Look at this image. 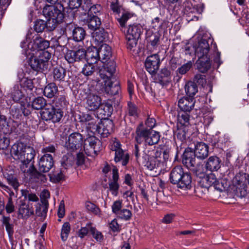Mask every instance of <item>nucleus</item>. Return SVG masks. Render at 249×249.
I'll return each instance as SVG.
<instances>
[{
    "label": "nucleus",
    "mask_w": 249,
    "mask_h": 249,
    "mask_svg": "<svg viewBox=\"0 0 249 249\" xmlns=\"http://www.w3.org/2000/svg\"><path fill=\"white\" fill-rule=\"evenodd\" d=\"M49 46V41L39 36H36L33 41L29 44V49L39 53L38 57L32 56L30 59L29 64L33 70L38 71L48 70L49 60L51 58V54L45 50Z\"/></svg>",
    "instance_id": "obj_1"
},
{
    "label": "nucleus",
    "mask_w": 249,
    "mask_h": 249,
    "mask_svg": "<svg viewBox=\"0 0 249 249\" xmlns=\"http://www.w3.org/2000/svg\"><path fill=\"white\" fill-rule=\"evenodd\" d=\"M169 152L162 149H154L144 154L142 159V163L150 170L160 168L162 169L169 159Z\"/></svg>",
    "instance_id": "obj_2"
},
{
    "label": "nucleus",
    "mask_w": 249,
    "mask_h": 249,
    "mask_svg": "<svg viewBox=\"0 0 249 249\" xmlns=\"http://www.w3.org/2000/svg\"><path fill=\"white\" fill-rule=\"evenodd\" d=\"M116 71V63L114 61H109L107 64L99 69V74L101 78L105 80V91L110 95L118 93L120 89L118 83L113 84L110 78Z\"/></svg>",
    "instance_id": "obj_3"
},
{
    "label": "nucleus",
    "mask_w": 249,
    "mask_h": 249,
    "mask_svg": "<svg viewBox=\"0 0 249 249\" xmlns=\"http://www.w3.org/2000/svg\"><path fill=\"white\" fill-rule=\"evenodd\" d=\"M63 7L61 4L57 6L46 5L42 10L43 15L47 18L48 25L50 29H55L62 22L64 15Z\"/></svg>",
    "instance_id": "obj_4"
},
{
    "label": "nucleus",
    "mask_w": 249,
    "mask_h": 249,
    "mask_svg": "<svg viewBox=\"0 0 249 249\" xmlns=\"http://www.w3.org/2000/svg\"><path fill=\"white\" fill-rule=\"evenodd\" d=\"M135 140L137 143L144 142L146 144L152 145L157 144L160 141V134L153 130L142 128L140 124L137 128Z\"/></svg>",
    "instance_id": "obj_5"
},
{
    "label": "nucleus",
    "mask_w": 249,
    "mask_h": 249,
    "mask_svg": "<svg viewBox=\"0 0 249 249\" xmlns=\"http://www.w3.org/2000/svg\"><path fill=\"white\" fill-rule=\"evenodd\" d=\"M11 153L15 159L19 160H33L35 156V151L32 147L21 142L12 146Z\"/></svg>",
    "instance_id": "obj_6"
},
{
    "label": "nucleus",
    "mask_w": 249,
    "mask_h": 249,
    "mask_svg": "<svg viewBox=\"0 0 249 249\" xmlns=\"http://www.w3.org/2000/svg\"><path fill=\"white\" fill-rule=\"evenodd\" d=\"M123 201L122 199L114 201L111 205V210L112 213L116 215L117 218L126 221L131 219L132 213L130 210L123 208Z\"/></svg>",
    "instance_id": "obj_7"
},
{
    "label": "nucleus",
    "mask_w": 249,
    "mask_h": 249,
    "mask_svg": "<svg viewBox=\"0 0 249 249\" xmlns=\"http://www.w3.org/2000/svg\"><path fill=\"white\" fill-rule=\"evenodd\" d=\"M101 147V141L94 136H89L85 140L84 150L88 156L94 157L97 155Z\"/></svg>",
    "instance_id": "obj_8"
},
{
    "label": "nucleus",
    "mask_w": 249,
    "mask_h": 249,
    "mask_svg": "<svg viewBox=\"0 0 249 249\" xmlns=\"http://www.w3.org/2000/svg\"><path fill=\"white\" fill-rule=\"evenodd\" d=\"M63 115V111L60 108H55L50 104L47 106L41 112V118L43 120L53 123L59 122Z\"/></svg>",
    "instance_id": "obj_9"
},
{
    "label": "nucleus",
    "mask_w": 249,
    "mask_h": 249,
    "mask_svg": "<svg viewBox=\"0 0 249 249\" xmlns=\"http://www.w3.org/2000/svg\"><path fill=\"white\" fill-rule=\"evenodd\" d=\"M82 135L78 132H73L71 134L66 140L65 147L71 152L74 151L80 148L83 143Z\"/></svg>",
    "instance_id": "obj_10"
},
{
    "label": "nucleus",
    "mask_w": 249,
    "mask_h": 249,
    "mask_svg": "<svg viewBox=\"0 0 249 249\" xmlns=\"http://www.w3.org/2000/svg\"><path fill=\"white\" fill-rule=\"evenodd\" d=\"M17 215L19 219H27L34 214L32 204L27 203L25 199H20L17 202Z\"/></svg>",
    "instance_id": "obj_11"
},
{
    "label": "nucleus",
    "mask_w": 249,
    "mask_h": 249,
    "mask_svg": "<svg viewBox=\"0 0 249 249\" xmlns=\"http://www.w3.org/2000/svg\"><path fill=\"white\" fill-rule=\"evenodd\" d=\"M160 65V59L158 54H154L148 56L145 61L146 70L150 74H154L158 70Z\"/></svg>",
    "instance_id": "obj_12"
},
{
    "label": "nucleus",
    "mask_w": 249,
    "mask_h": 249,
    "mask_svg": "<svg viewBox=\"0 0 249 249\" xmlns=\"http://www.w3.org/2000/svg\"><path fill=\"white\" fill-rule=\"evenodd\" d=\"M196 55L198 57H202L203 56H210L209 52L210 51V46L208 41L205 39H201L194 45Z\"/></svg>",
    "instance_id": "obj_13"
},
{
    "label": "nucleus",
    "mask_w": 249,
    "mask_h": 249,
    "mask_svg": "<svg viewBox=\"0 0 249 249\" xmlns=\"http://www.w3.org/2000/svg\"><path fill=\"white\" fill-rule=\"evenodd\" d=\"M85 99L86 108L89 110H96L101 105V98L96 93H89Z\"/></svg>",
    "instance_id": "obj_14"
},
{
    "label": "nucleus",
    "mask_w": 249,
    "mask_h": 249,
    "mask_svg": "<svg viewBox=\"0 0 249 249\" xmlns=\"http://www.w3.org/2000/svg\"><path fill=\"white\" fill-rule=\"evenodd\" d=\"M65 58L69 63L82 61L86 58V50L85 49H80L76 51L68 50Z\"/></svg>",
    "instance_id": "obj_15"
},
{
    "label": "nucleus",
    "mask_w": 249,
    "mask_h": 249,
    "mask_svg": "<svg viewBox=\"0 0 249 249\" xmlns=\"http://www.w3.org/2000/svg\"><path fill=\"white\" fill-rule=\"evenodd\" d=\"M118 170L116 167L113 166L112 178L108 181V191L114 196H117L119 194L120 186L118 182Z\"/></svg>",
    "instance_id": "obj_16"
},
{
    "label": "nucleus",
    "mask_w": 249,
    "mask_h": 249,
    "mask_svg": "<svg viewBox=\"0 0 249 249\" xmlns=\"http://www.w3.org/2000/svg\"><path fill=\"white\" fill-rule=\"evenodd\" d=\"M92 46L90 41H87L86 51V58L87 62L91 63H96L98 60L100 59L98 49L96 47H91Z\"/></svg>",
    "instance_id": "obj_17"
},
{
    "label": "nucleus",
    "mask_w": 249,
    "mask_h": 249,
    "mask_svg": "<svg viewBox=\"0 0 249 249\" xmlns=\"http://www.w3.org/2000/svg\"><path fill=\"white\" fill-rule=\"evenodd\" d=\"M54 161L53 156H42L38 162V169L42 173L48 172L53 167Z\"/></svg>",
    "instance_id": "obj_18"
},
{
    "label": "nucleus",
    "mask_w": 249,
    "mask_h": 249,
    "mask_svg": "<svg viewBox=\"0 0 249 249\" xmlns=\"http://www.w3.org/2000/svg\"><path fill=\"white\" fill-rule=\"evenodd\" d=\"M195 156L200 160L206 159L209 154V146L204 142H200L196 145Z\"/></svg>",
    "instance_id": "obj_19"
},
{
    "label": "nucleus",
    "mask_w": 249,
    "mask_h": 249,
    "mask_svg": "<svg viewBox=\"0 0 249 249\" xmlns=\"http://www.w3.org/2000/svg\"><path fill=\"white\" fill-rule=\"evenodd\" d=\"M91 4L92 3H90V0H87L82 6V8L86 11H88V15L89 16H97L99 17L101 13L102 7L100 4H94L93 5H91Z\"/></svg>",
    "instance_id": "obj_20"
},
{
    "label": "nucleus",
    "mask_w": 249,
    "mask_h": 249,
    "mask_svg": "<svg viewBox=\"0 0 249 249\" xmlns=\"http://www.w3.org/2000/svg\"><path fill=\"white\" fill-rule=\"evenodd\" d=\"M195 101L193 98L183 97L178 101L181 111L190 112L194 108Z\"/></svg>",
    "instance_id": "obj_21"
},
{
    "label": "nucleus",
    "mask_w": 249,
    "mask_h": 249,
    "mask_svg": "<svg viewBox=\"0 0 249 249\" xmlns=\"http://www.w3.org/2000/svg\"><path fill=\"white\" fill-rule=\"evenodd\" d=\"M3 178H5L9 185H10L17 193L20 183L14 174L13 171L6 170L2 173Z\"/></svg>",
    "instance_id": "obj_22"
},
{
    "label": "nucleus",
    "mask_w": 249,
    "mask_h": 249,
    "mask_svg": "<svg viewBox=\"0 0 249 249\" xmlns=\"http://www.w3.org/2000/svg\"><path fill=\"white\" fill-rule=\"evenodd\" d=\"M221 160L218 157L213 156L210 157L206 161L205 168L210 171H217L221 167Z\"/></svg>",
    "instance_id": "obj_23"
},
{
    "label": "nucleus",
    "mask_w": 249,
    "mask_h": 249,
    "mask_svg": "<svg viewBox=\"0 0 249 249\" xmlns=\"http://www.w3.org/2000/svg\"><path fill=\"white\" fill-rule=\"evenodd\" d=\"M84 20L88 25L89 28L93 31L99 29L101 25V19L97 16H89L87 15L86 18L84 19Z\"/></svg>",
    "instance_id": "obj_24"
},
{
    "label": "nucleus",
    "mask_w": 249,
    "mask_h": 249,
    "mask_svg": "<svg viewBox=\"0 0 249 249\" xmlns=\"http://www.w3.org/2000/svg\"><path fill=\"white\" fill-rule=\"evenodd\" d=\"M176 184L178 188L182 190L190 189L192 187V177L190 174L185 173Z\"/></svg>",
    "instance_id": "obj_25"
},
{
    "label": "nucleus",
    "mask_w": 249,
    "mask_h": 249,
    "mask_svg": "<svg viewBox=\"0 0 249 249\" xmlns=\"http://www.w3.org/2000/svg\"><path fill=\"white\" fill-rule=\"evenodd\" d=\"M100 59L104 65L107 64L106 62L110 58L111 56V47L107 44H103L98 49Z\"/></svg>",
    "instance_id": "obj_26"
},
{
    "label": "nucleus",
    "mask_w": 249,
    "mask_h": 249,
    "mask_svg": "<svg viewBox=\"0 0 249 249\" xmlns=\"http://www.w3.org/2000/svg\"><path fill=\"white\" fill-rule=\"evenodd\" d=\"M198 58V59L196 62L197 69L201 72H206L210 69L211 66L210 56H203Z\"/></svg>",
    "instance_id": "obj_27"
},
{
    "label": "nucleus",
    "mask_w": 249,
    "mask_h": 249,
    "mask_svg": "<svg viewBox=\"0 0 249 249\" xmlns=\"http://www.w3.org/2000/svg\"><path fill=\"white\" fill-rule=\"evenodd\" d=\"M21 164L20 168L21 171L27 175L33 174L36 171V168L33 165L32 160H28L27 159L23 160H20Z\"/></svg>",
    "instance_id": "obj_28"
},
{
    "label": "nucleus",
    "mask_w": 249,
    "mask_h": 249,
    "mask_svg": "<svg viewBox=\"0 0 249 249\" xmlns=\"http://www.w3.org/2000/svg\"><path fill=\"white\" fill-rule=\"evenodd\" d=\"M183 168L180 166H177L174 167L170 176V180L172 184H176L178 181H179L181 177L185 174Z\"/></svg>",
    "instance_id": "obj_29"
},
{
    "label": "nucleus",
    "mask_w": 249,
    "mask_h": 249,
    "mask_svg": "<svg viewBox=\"0 0 249 249\" xmlns=\"http://www.w3.org/2000/svg\"><path fill=\"white\" fill-rule=\"evenodd\" d=\"M142 27L139 24L129 25L125 36L129 37L139 38L142 33Z\"/></svg>",
    "instance_id": "obj_30"
},
{
    "label": "nucleus",
    "mask_w": 249,
    "mask_h": 249,
    "mask_svg": "<svg viewBox=\"0 0 249 249\" xmlns=\"http://www.w3.org/2000/svg\"><path fill=\"white\" fill-rule=\"evenodd\" d=\"M189 136L188 127L185 126H178L177 130L174 132V137L181 142L185 141Z\"/></svg>",
    "instance_id": "obj_31"
},
{
    "label": "nucleus",
    "mask_w": 249,
    "mask_h": 249,
    "mask_svg": "<svg viewBox=\"0 0 249 249\" xmlns=\"http://www.w3.org/2000/svg\"><path fill=\"white\" fill-rule=\"evenodd\" d=\"M129 156L128 153L123 150L115 153L114 161L115 162H121L123 166H125L128 162Z\"/></svg>",
    "instance_id": "obj_32"
},
{
    "label": "nucleus",
    "mask_w": 249,
    "mask_h": 249,
    "mask_svg": "<svg viewBox=\"0 0 249 249\" xmlns=\"http://www.w3.org/2000/svg\"><path fill=\"white\" fill-rule=\"evenodd\" d=\"M100 122L99 118L93 116L90 121L88 124H86L87 127L91 132L101 133V126L99 125Z\"/></svg>",
    "instance_id": "obj_33"
},
{
    "label": "nucleus",
    "mask_w": 249,
    "mask_h": 249,
    "mask_svg": "<svg viewBox=\"0 0 249 249\" xmlns=\"http://www.w3.org/2000/svg\"><path fill=\"white\" fill-rule=\"evenodd\" d=\"M203 9V6L201 4H197L193 6L192 4L190 3H187L185 7V10L187 13L188 17H191V14L194 13L201 14Z\"/></svg>",
    "instance_id": "obj_34"
},
{
    "label": "nucleus",
    "mask_w": 249,
    "mask_h": 249,
    "mask_svg": "<svg viewBox=\"0 0 249 249\" xmlns=\"http://www.w3.org/2000/svg\"><path fill=\"white\" fill-rule=\"evenodd\" d=\"M216 182V178L215 176L213 174L209 175H205L200 181V183H202V186L206 188H209L213 184H215Z\"/></svg>",
    "instance_id": "obj_35"
},
{
    "label": "nucleus",
    "mask_w": 249,
    "mask_h": 249,
    "mask_svg": "<svg viewBox=\"0 0 249 249\" xmlns=\"http://www.w3.org/2000/svg\"><path fill=\"white\" fill-rule=\"evenodd\" d=\"M58 91V88L54 83L48 84L44 88V95L48 98H51L55 96Z\"/></svg>",
    "instance_id": "obj_36"
},
{
    "label": "nucleus",
    "mask_w": 249,
    "mask_h": 249,
    "mask_svg": "<svg viewBox=\"0 0 249 249\" xmlns=\"http://www.w3.org/2000/svg\"><path fill=\"white\" fill-rule=\"evenodd\" d=\"M66 70L62 67L55 68L53 71V77L55 81H64L66 76Z\"/></svg>",
    "instance_id": "obj_37"
},
{
    "label": "nucleus",
    "mask_w": 249,
    "mask_h": 249,
    "mask_svg": "<svg viewBox=\"0 0 249 249\" xmlns=\"http://www.w3.org/2000/svg\"><path fill=\"white\" fill-rule=\"evenodd\" d=\"M170 75V71L167 68H163L158 74L157 79L160 84L164 85L169 82Z\"/></svg>",
    "instance_id": "obj_38"
},
{
    "label": "nucleus",
    "mask_w": 249,
    "mask_h": 249,
    "mask_svg": "<svg viewBox=\"0 0 249 249\" xmlns=\"http://www.w3.org/2000/svg\"><path fill=\"white\" fill-rule=\"evenodd\" d=\"M49 104H47L46 100L42 97H38L34 99L32 101V107L36 110L44 109Z\"/></svg>",
    "instance_id": "obj_39"
},
{
    "label": "nucleus",
    "mask_w": 249,
    "mask_h": 249,
    "mask_svg": "<svg viewBox=\"0 0 249 249\" xmlns=\"http://www.w3.org/2000/svg\"><path fill=\"white\" fill-rule=\"evenodd\" d=\"M18 85H15L10 93V97L15 102H18L24 96V94Z\"/></svg>",
    "instance_id": "obj_40"
},
{
    "label": "nucleus",
    "mask_w": 249,
    "mask_h": 249,
    "mask_svg": "<svg viewBox=\"0 0 249 249\" xmlns=\"http://www.w3.org/2000/svg\"><path fill=\"white\" fill-rule=\"evenodd\" d=\"M185 90L186 94L192 98L197 92V87L195 82L189 81L185 86Z\"/></svg>",
    "instance_id": "obj_41"
},
{
    "label": "nucleus",
    "mask_w": 249,
    "mask_h": 249,
    "mask_svg": "<svg viewBox=\"0 0 249 249\" xmlns=\"http://www.w3.org/2000/svg\"><path fill=\"white\" fill-rule=\"evenodd\" d=\"M85 35V31L82 27H74L72 30L73 39L75 41H82L84 38Z\"/></svg>",
    "instance_id": "obj_42"
},
{
    "label": "nucleus",
    "mask_w": 249,
    "mask_h": 249,
    "mask_svg": "<svg viewBox=\"0 0 249 249\" xmlns=\"http://www.w3.org/2000/svg\"><path fill=\"white\" fill-rule=\"evenodd\" d=\"M47 28L50 31H53L54 29H50L48 25V20L45 21L43 20H37L35 22L34 30L37 33L42 32L44 30Z\"/></svg>",
    "instance_id": "obj_43"
},
{
    "label": "nucleus",
    "mask_w": 249,
    "mask_h": 249,
    "mask_svg": "<svg viewBox=\"0 0 249 249\" xmlns=\"http://www.w3.org/2000/svg\"><path fill=\"white\" fill-rule=\"evenodd\" d=\"M43 204H38L36 207V214L39 217H45L48 211V203L45 200L42 201Z\"/></svg>",
    "instance_id": "obj_44"
},
{
    "label": "nucleus",
    "mask_w": 249,
    "mask_h": 249,
    "mask_svg": "<svg viewBox=\"0 0 249 249\" xmlns=\"http://www.w3.org/2000/svg\"><path fill=\"white\" fill-rule=\"evenodd\" d=\"M21 194V196L24 197V199L28 200L29 202L30 201L36 202L39 201V198L36 195L28 190L22 189Z\"/></svg>",
    "instance_id": "obj_45"
},
{
    "label": "nucleus",
    "mask_w": 249,
    "mask_h": 249,
    "mask_svg": "<svg viewBox=\"0 0 249 249\" xmlns=\"http://www.w3.org/2000/svg\"><path fill=\"white\" fill-rule=\"evenodd\" d=\"M188 112L180 111L178 112V120L180 126H185L188 127L190 120V115Z\"/></svg>",
    "instance_id": "obj_46"
},
{
    "label": "nucleus",
    "mask_w": 249,
    "mask_h": 249,
    "mask_svg": "<svg viewBox=\"0 0 249 249\" xmlns=\"http://www.w3.org/2000/svg\"><path fill=\"white\" fill-rule=\"evenodd\" d=\"M183 163L186 166V167L191 170L194 168L197 164L196 162L195 156H185L183 159Z\"/></svg>",
    "instance_id": "obj_47"
},
{
    "label": "nucleus",
    "mask_w": 249,
    "mask_h": 249,
    "mask_svg": "<svg viewBox=\"0 0 249 249\" xmlns=\"http://www.w3.org/2000/svg\"><path fill=\"white\" fill-rule=\"evenodd\" d=\"M93 64L94 63L88 62L82 68V73L86 76L92 75L95 71V67Z\"/></svg>",
    "instance_id": "obj_48"
},
{
    "label": "nucleus",
    "mask_w": 249,
    "mask_h": 249,
    "mask_svg": "<svg viewBox=\"0 0 249 249\" xmlns=\"http://www.w3.org/2000/svg\"><path fill=\"white\" fill-rule=\"evenodd\" d=\"M71 231V225L68 222H65L61 229V238L63 241H65L69 236Z\"/></svg>",
    "instance_id": "obj_49"
},
{
    "label": "nucleus",
    "mask_w": 249,
    "mask_h": 249,
    "mask_svg": "<svg viewBox=\"0 0 249 249\" xmlns=\"http://www.w3.org/2000/svg\"><path fill=\"white\" fill-rule=\"evenodd\" d=\"M191 171H192L196 176L201 179L204 177L205 175L203 165L199 162L197 163L196 165L193 168Z\"/></svg>",
    "instance_id": "obj_50"
},
{
    "label": "nucleus",
    "mask_w": 249,
    "mask_h": 249,
    "mask_svg": "<svg viewBox=\"0 0 249 249\" xmlns=\"http://www.w3.org/2000/svg\"><path fill=\"white\" fill-rule=\"evenodd\" d=\"M87 210L96 215H100L101 214L100 209L98 207L94 204L90 202H87L85 204Z\"/></svg>",
    "instance_id": "obj_51"
},
{
    "label": "nucleus",
    "mask_w": 249,
    "mask_h": 249,
    "mask_svg": "<svg viewBox=\"0 0 249 249\" xmlns=\"http://www.w3.org/2000/svg\"><path fill=\"white\" fill-rule=\"evenodd\" d=\"M19 86L20 88L30 90H32L34 87L33 81L31 79H29V77L23 79L21 81V83H20Z\"/></svg>",
    "instance_id": "obj_52"
},
{
    "label": "nucleus",
    "mask_w": 249,
    "mask_h": 249,
    "mask_svg": "<svg viewBox=\"0 0 249 249\" xmlns=\"http://www.w3.org/2000/svg\"><path fill=\"white\" fill-rule=\"evenodd\" d=\"M0 191L3 194H4V193L3 191H5L6 192H7L9 194V197L8 198H11V199L13 200L12 197L15 196V193L8 186L6 185L0 180Z\"/></svg>",
    "instance_id": "obj_53"
},
{
    "label": "nucleus",
    "mask_w": 249,
    "mask_h": 249,
    "mask_svg": "<svg viewBox=\"0 0 249 249\" xmlns=\"http://www.w3.org/2000/svg\"><path fill=\"white\" fill-rule=\"evenodd\" d=\"M90 231L92 237L98 242H101L104 238V236L100 231H98L95 228L91 227Z\"/></svg>",
    "instance_id": "obj_54"
},
{
    "label": "nucleus",
    "mask_w": 249,
    "mask_h": 249,
    "mask_svg": "<svg viewBox=\"0 0 249 249\" xmlns=\"http://www.w3.org/2000/svg\"><path fill=\"white\" fill-rule=\"evenodd\" d=\"M31 72H33L27 68H26L24 70H21L18 71V77L20 83H21V81L24 79L29 77L31 75Z\"/></svg>",
    "instance_id": "obj_55"
},
{
    "label": "nucleus",
    "mask_w": 249,
    "mask_h": 249,
    "mask_svg": "<svg viewBox=\"0 0 249 249\" xmlns=\"http://www.w3.org/2000/svg\"><path fill=\"white\" fill-rule=\"evenodd\" d=\"M160 36L158 33L152 34L151 36L147 37V41L153 47L156 46L160 41Z\"/></svg>",
    "instance_id": "obj_56"
},
{
    "label": "nucleus",
    "mask_w": 249,
    "mask_h": 249,
    "mask_svg": "<svg viewBox=\"0 0 249 249\" xmlns=\"http://www.w3.org/2000/svg\"><path fill=\"white\" fill-rule=\"evenodd\" d=\"M126 40L127 48L130 50H132L136 47L138 38L129 37L125 36Z\"/></svg>",
    "instance_id": "obj_57"
},
{
    "label": "nucleus",
    "mask_w": 249,
    "mask_h": 249,
    "mask_svg": "<svg viewBox=\"0 0 249 249\" xmlns=\"http://www.w3.org/2000/svg\"><path fill=\"white\" fill-rule=\"evenodd\" d=\"M192 62L191 61H189L178 68L177 70V72L180 74H184L190 70V69L192 68Z\"/></svg>",
    "instance_id": "obj_58"
},
{
    "label": "nucleus",
    "mask_w": 249,
    "mask_h": 249,
    "mask_svg": "<svg viewBox=\"0 0 249 249\" xmlns=\"http://www.w3.org/2000/svg\"><path fill=\"white\" fill-rule=\"evenodd\" d=\"M64 172V170H61L59 173L54 174L50 177L51 180L53 182L56 183L64 179L65 178Z\"/></svg>",
    "instance_id": "obj_59"
},
{
    "label": "nucleus",
    "mask_w": 249,
    "mask_h": 249,
    "mask_svg": "<svg viewBox=\"0 0 249 249\" xmlns=\"http://www.w3.org/2000/svg\"><path fill=\"white\" fill-rule=\"evenodd\" d=\"M9 5L10 0H1L0 1V19L3 17L5 10Z\"/></svg>",
    "instance_id": "obj_60"
},
{
    "label": "nucleus",
    "mask_w": 249,
    "mask_h": 249,
    "mask_svg": "<svg viewBox=\"0 0 249 249\" xmlns=\"http://www.w3.org/2000/svg\"><path fill=\"white\" fill-rule=\"evenodd\" d=\"M162 25L161 20L159 17H156L152 19L151 26L155 30L159 31Z\"/></svg>",
    "instance_id": "obj_61"
},
{
    "label": "nucleus",
    "mask_w": 249,
    "mask_h": 249,
    "mask_svg": "<svg viewBox=\"0 0 249 249\" xmlns=\"http://www.w3.org/2000/svg\"><path fill=\"white\" fill-rule=\"evenodd\" d=\"M121 146L120 142L116 139L111 142L110 149L112 151H114L115 153H117L118 151L123 150Z\"/></svg>",
    "instance_id": "obj_62"
},
{
    "label": "nucleus",
    "mask_w": 249,
    "mask_h": 249,
    "mask_svg": "<svg viewBox=\"0 0 249 249\" xmlns=\"http://www.w3.org/2000/svg\"><path fill=\"white\" fill-rule=\"evenodd\" d=\"M103 33H101V31L100 32H96L94 36L95 40L100 43L105 41L107 37V33L104 32V30H103Z\"/></svg>",
    "instance_id": "obj_63"
},
{
    "label": "nucleus",
    "mask_w": 249,
    "mask_h": 249,
    "mask_svg": "<svg viewBox=\"0 0 249 249\" xmlns=\"http://www.w3.org/2000/svg\"><path fill=\"white\" fill-rule=\"evenodd\" d=\"M109 228L113 232H119L121 230V226L116 219H114L109 223Z\"/></svg>",
    "instance_id": "obj_64"
}]
</instances>
